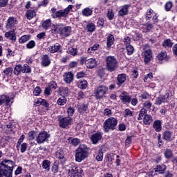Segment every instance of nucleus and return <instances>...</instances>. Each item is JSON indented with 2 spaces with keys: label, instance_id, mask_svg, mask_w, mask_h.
Here are the masks:
<instances>
[{
  "label": "nucleus",
  "instance_id": "30",
  "mask_svg": "<svg viewBox=\"0 0 177 177\" xmlns=\"http://www.w3.org/2000/svg\"><path fill=\"white\" fill-rule=\"evenodd\" d=\"M55 157L59 160H63V158H64V151L61 149L57 151L55 153Z\"/></svg>",
  "mask_w": 177,
  "mask_h": 177
},
{
  "label": "nucleus",
  "instance_id": "23",
  "mask_svg": "<svg viewBox=\"0 0 177 177\" xmlns=\"http://www.w3.org/2000/svg\"><path fill=\"white\" fill-rule=\"evenodd\" d=\"M163 139L164 140H167V142H169V140H171L172 139V133L170 131H166L163 133Z\"/></svg>",
  "mask_w": 177,
  "mask_h": 177
},
{
  "label": "nucleus",
  "instance_id": "55",
  "mask_svg": "<svg viewBox=\"0 0 177 177\" xmlns=\"http://www.w3.org/2000/svg\"><path fill=\"white\" fill-rule=\"evenodd\" d=\"M80 142H81V140L78 138H73L71 140V143L73 146H77V145H80Z\"/></svg>",
  "mask_w": 177,
  "mask_h": 177
},
{
  "label": "nucleus",
  "instance_id": "52",
  "mask_svg": "<svg viewBox=\"0 0 177 177\" xmlns=\"http://www.w3.org/2000/svg\"><path fill=\"white\" fill-rule=\"evenodd\" d=\"M167 57V53H160L158 55V60H164Z\"/></svg>",
  "mask_w": 177,
  "mask_h": 177
},
{
  "label": "nucleus",
  "instance_id": "42",
  "mask_svg": "<svg viewBox=\"0 0 177 177\" xmlns=\"http://www.w3.org/2000/svg\"><path fill=\"white\" fill-rule=\"evenodd\" d=\"M28 39H30V36L24 35L20 38L19 42H20V44H24L25 42H27V41H28Z\"/></svg>",
  "mask_w": 177,
  "mask_h": 177
},
{
  "label": "nucleus",
  "instance_id": "32",
  "mask_svg": "<svg viewBox=\"0 0 177 177\" xmlns=\"http://www.w3.org/2000/svg\"><path fill=\"white\" fill-rule=\"evenodd\" d=\"M50 26H52L50 19H47L42 24V27L44 28V30H48Z\"/></svg>",
  "mask_w": 177,
  "mask_h": 177
},
{
  "label": "nucleus",
  "instance_id": "3",
  "mask_svg": "<svg viewBox=\"0 0 177 177\" xmlns=\"http://www.w3.org/2000/svg\"><path fill=\"white\" fill-rule=\"evenodd\" d=\"M106 69L111 73L115 71L117 68V59L114 56H109L106 58Z\"/></svg>",
  "mask_w": 177,
  "mask_h": 177
},
{
  "label": "nucleus",
  "instance_id": "7",
  "mask_svg": "<svg viewBox=\"0 0 177 177\" xmlns=\"http://www.w3.org/2000/svg\"><path fill=\"white\" fill-rule=\"evenodd\" d=\"M107 92V88L104 86H100L96 90L95 97L97 99H100V97H103L106 93Z\"/></svg>",
  "mask_w": 177,
  "mask_h": 177
},
{
  "label": "nucleus",
  "instance_id": "41",
  "mask_svg": "<svg viewBox=\"0 0 177 177\" xmlns=\"http://www.w3.org/2000/svg\"><path fill=\"white\" fill-rule=\"evenodd\" d=\"M172 45H174V43L171 41V39H167L164 41L163 42V46H167L168 48H172Z\"/></svg>",
  "mask_w": 177,
  "mask_h": 177
},
{
  "label": "nucleus",
  "instance_id": "21",
  "mask_svg": "<svg viewBox=\"0 0 177 177\" xmlns=\"http://www.w3.org/2000/svg\"><path fill=\"white\" fill-rule=\"evenodd\" d=\"M77 174H78V167H73L68 170V176L70 177H75Z\"/></svg>",
  "mask_w": 177,
  "mask_h": 177
},
{
  "label": "nucleus",
  "instance_id": "6",
  "mask_svg": "<svg viewBox=\"0 0 177 177\" xmlns=\"http://www.w3.org/2000/svg\"><path fill=\"white\" fill-rule=\"evenodd\" d=\"M50 137V135L46 131H42L39 133L38 136L36 138L37 143L41 145V143H44Z\"/></svg>",
  "mask_w": 177,
  "mask_h": 177
},
{
  "label": "nucleus",
  "instance_id": "26",
  "mask_svg": "<svg viewBox=\"0 0 177 177\" xmlns=\"http://www.w3.org/2000/svg\"><path fill=\"white\" fill-rule=\"evenodd\" d=\"M36 15L35 11L31 10H28L26 13V16L28 20H31Z\"/></svg>",
  "mask_w": 177,
  "mask_h": 177
},
{
  "label": "nucleus",
  "instance_id": "60",
  "mask_svg": "<svg viewBox=\"0 0 177 177\" xmlns=\"http://www.w3.org/2000/svg\"><path fill=\"white\" fill-rule=\"evenodd\" d=\"M125 113L126 114L124 115V117H128V115H129L130 117H132V115H133L132 113V111L129 110V109H127L125 110Z\"/></svg>",
  "mask_w": 177,
  "mask_h": 177
},
{
  "label": "nucleus",
  "instance_id": "48",
  "mask_svg": "<svg viewBox=\"0 0 177 177\" xmlns=\"http://www.w3.org/2000/svg\"><path fill=\"white\" fill-rule=\"evenodd\" d=\"M165 10H167V12H169V10L172 9V3L170 1H168L167 3H166L165 6Z\"/></svg>",
  "mask_w": 177,
  "mask_h": 177
},
{
  "label": "nucleus",
  "instance_id": "18",
  "mask_svg": "<svg viewBox=\"0 0 177 177\" xmlns=\"http://www.w3.org/2000/svg\"><path fill=\"white\" fill-rule=\"evenodd\" d=\"M5 37L11 41H16V33H15V30L6 32Z\"/></svg>",
  "mask_w": 177,
  "mask_h": 177
},
{
  "label": "nucleus",
  "instance_id": "64",
  "mask_svg": "<svg viewBox=\"0 0 177 177\" xmlns=\"http://www.w3.org/2000/svg\"><path fill=\"white\" fill-rule=\"evenodd\" d=\"M111 114V110L109 109H106L104 111V115H108L109 116Z\"/></svg>",
  "mask_w": 177,
  "mask_h": 177
},
{
  "label": "nucleus",
  "instance_id": "63",
  "mask_svg": "<svg viewBox=\"0 0 177 177\" xmlns=\"http://www.w3.org/2000/svg\"><path fill=\"white\" fill-rule=\"evenodd\" d=\"M67 113L68 115H73L74 114V108L70 107L68 109Z\"/></svg>",
  "mask_w": 177,
  "mask_h": 177
},
{
  "label": "nucleus",
  "instance_id": "50",
  "mask_svg": "<svg viewBox=\"0 0 177 177\" xmlns=\"http://www.w3.org/2000/svg\"><path fill=\"white\" fill-rule=\"evenodd\" d=\"M48 88L50 89H56L57 88V84H56V82H51L48 84Z\"/></svg>",
  "mask_w": 177,
  "mask_h": 177
},
{
  "label": "nucleus",
  "instance_id": "49",
  "mask_svg": "<svg viewBox=\"0 0 177 177\" xmlns=\"http://www.w3.org/2000/svg\"><path fill=\"white\" fill-rule=\"evenodd\" d=\"M4 74L6 75H12L13 73V69L12 68H7L6 70L3 71Z\"/></svg>",
  "mask_w": 177,
  "mask_h": 177
},
{
  "label": "nucleus",
  "instance_id": "9",
  "mask_svg": "<svg viewBox=\"0 0 177 177\" xmlns=\"http://www.w3.org/2000/svg\"><path fill=\"white\" fill-rule=\"evenodd\" d=\"M142 55L145 57L144 62H145V63H146V64H147V63H149V62H150L153 57V54L151 53V50H150V49L145 50L142 53Z\"/></svg>",
  "mask_w": 177,
  "mask_h": 177
},
{
  "label": "nucleus",
  "instance_id": "15",
  "mask_svg": "<svg viewBox=\"0 0 177 177\" xmlns=\"http://www.w3.org/2000/svg\"><path fill=\"white\" fill-rule=\"evenodd\" d=\"M3 103H6V106H9V103H10V98L8 96L2 95L0 97V106H2Z\"/></svg>",
  "mask_w": 177,
  "mask_h": 177
},
{
  "label": "nucleus",
  "instance_id": "2",
  "mask_svg": "<svg viewBox=\"0 0 177 177\" xmlns=\"http://www.w3.org/2000/svg\"><path fill=\"white\" fill-rule=\"evenodd\" d=\"M88 156H89L88 147L85 145H80L75 151V160L81 162L85 158H88Z\"/></svg>",
  "mask_w": 177,
  "mask_h": 177
},
{
  "label": "nucleus",
  "instance_id": "46",
  "mask_svg": "<svg viewBox=\"0 0 177 177\" xmlns=\"http://www.w3.org/2000/svg\"><path fill=\"white\" fill-rule=\"evenodd\" d=\"M35 131H30L28 133V140H34L35 139Z\"/></svg>",
  "mask_w": 177,
  "mask_h": 177
},
{
  "label": "nucleus",
  "instance_id": "4",
  "mask_svg": "<svg viewBox=\"0 0 177 177\" xmlns=\"http://www.w3.org/2000/svg\"><path fill=\"white\" fill-rule=\"evenodd\" d=\"M118 122V121L115 118H108L104 123V129H105V132H109V129H115Z\"/></svg>",
  "mask_w": 177,
  "mask_h": 177
},
{
  "label": "nucleus",
  "instance_id": "27",
  "mask_svg": "<svg viewBox=\"0 0 177 177\" xmlns=\"http://www.w3.org/2000/svg\"><path fill=\"white\" fill-rule=\"evenodd\" d=\"M165 169H167V166L165 165H158L155 170V172H159V174H164Z\"/></svg>",
  "mask_w": 177,
  "mask_h": 177
},
{
  "label": "nucleus",
  "instance_id": "8",
  "mask_svg": "<svg viewBox=\"0 0 177 177\" xmlns=\"http://www.w3.org/2000/svg\"><path fill=\"white\" fill-rule=\"evenodd\" d=\"M73 9V5H69L64 10H59L55 12L56 17H64Z\"/></svg>",
  "mask_w": 177,
  "mask_h": 177
},
{
  "label": "nucleus",
  "instance_id": "59",
  "mask_svg": "<svg viewBox=\"0 0 177 177\" xmlns=\"http://www.w3.org/2000/svg\"><path fill=\"white\" fill-rule=\"evenodd\" d=\"M107 17L109 20H113V17H114V13H113V10H111V11H108Z\"/></svg>",
  "mask_w": 177,
  "mask_h": 177
},
{
  "label": "nucleus",
  "instance_id": "29",
  "mask_svg": "<svg viewBox=\"0 0 177 177\" xmlns=\"http://www.w3.org/2000/svg\"><path fill=\"white\" fill-rule=\"evenodd\" d=\"M164 154H165V158H167V160L172 158V156H174V153H172V150L169 149H167L165 151Z\"/></svg>",
  "mask_w": 177,
  "mask_h": 177
},
{
  "label": "nucleus",
  "instance_id": "61",
  "mask_svg": "<svg viewBox=\"0 0 177 177\" xmlns=\"http://www.w3.org/2000/svg\"><path fill=\"white\" fill-rule=\"evenodd\" d=\"M124 42L125 45H127V46L130 45L131 38H129V37H124Z\"/></svg>",
  "mask_w": 177,
  "mask_h": 177
},
{
  "label": "nucleus",
  "instance_id": "11",
  "mask_svg": "<svg viewBox=\"0 0 177 177\" xmlns=\"http://www.w3.org/2000/svg\"><path fill=\"white\" fill-rule=\"evenodd\" d=\"M86 67H87V68H93L96 67V59L93 58L87 59L86 61Z\"/></svg>",
  "mask_w": 177,
  "mask_h": 177
},
{
  "label": "nucleus",
  "instance_id": "37",
  "mask_svg": "<svg viewBox=\"0 0 177 177\" xmlns=\"http://www.w3.org/2000/svg\"><path fill=\"white\" fill-rule=\"evenodd\" d=\"M113 44H114V36L113 35H110L107 39L108 48H110L111 46V45H113Z\"/></svg>",
  "mask_w": 177,
  "mask_h": 177
},
{
  "label": "nucleus",
  "instance_id": "25",
  "mask_svg": "<svg viewBox=\"0 0 177 177\" xmlns=\"http://www.w3.org/2000/svg\"><path fill=\"white\" fill-rule=\"evenodd\" d=\"M142 28L144 31V32H149V31H150V30H151V28H153V24H145L144 25H142Z\"/></svg>",
  "mask_w": 177,
  "mask_h": 177
},
{
  "label": "nucleus",
  "instance_id": "58",
  "mask_svg": "<svg viewBox=\"0 0 177 177\" xmlns=\"http://www.w3.org/2000/svg\"><path fill=\"white\" fill-rule=\"evenodd\" d=\"M8 5V0H0V8H5Z\"/></svg>",
  "mask_w": 177,
  "mask_h": 177
},
{
  "label": "nucleus",
  "instance_id": "43",
  "mask_svg": "<svg viewBox=\"0 0 177 177\" xmlns=\"http://www.w3.org/2000/svg\"><path fill=\"white\" fill-rule=\"evenodd\" d=\"M68 53H70L72 56H75V55H77V48L69 47Z\"/></svg>",
  "mask_w": 177,
  "mask_h": 177
},
{
  "label": "nucleus",
  "instance_id": "12",
  "mask_svg": "<svg viewBox=\"0 0 177 177\" xmlns=\"http://www.w3.org/2000/svg\"><path fill=\"white\" fill-rule=\"evenodd\" d=\"M120 99L123 103H131V97L127 93H123L120 95Z\"/></svg>",
  "mask_w": 177,
  "mask_h": 177
},
{
  "label": "nucleus",
  "instance_id": "35",
  "mask_svg": "<svg viewBox=\"0 0 177 177\" xmlns=\"http://www.w3.org/2000/svg\"><path fill=\"white\" fill-rule=\"evenodd\" d=\"M42 167L44 169H46L47 171H49L50 167V161L46 160L43 162Z\"/></svg>",
  "mask_w": 177,
  "mask_h": 177
},
{
  "label": "nucleus",
  "instance_id": "44",
  "mask_svg": "<svg viewBox=\"0 0 177 177\" xmlns=\"http://www.w3.org/2000/svg\"><path fill=\"white\" fill-rule=\"evenodd\" d=\"M128 55H132L133 53V46L129 44L126 46Z\"/></svg>",
  "mask_w": 177,
  "mask_h": 177
},
{
  "label": "nucleus",
  "instance_id": "38",
  "mask_svg": "<svg viewBox=\"0 0 177 177\" xmlns=\"http://www.w3.org/2000/svg\"><path fill=\"white\" fill-rule=\"evenodd\" d=\"M57 103L59 106H64L67 103V100L65 99V97H62L58 99Z\"/></svg>",
  "mask_w": 177,
  "mask_h": 177
},
{
  "label": "nucleus",
  "instance_id": "14",
  "mask_svg": "<svg viewBox=\"0 0 177 177\" xmlns=\"http://www.w3.org/2000/svg\"><path fill=\"white\" fill-rule=\"evenodd\" d=\"M60 48H62V46H60L59 44H55L50 47H48V52L50 53H56L58 50H60Z\"/></svg>",
  "mask_w": 177,
  "mask_h": 177
},
{
  "label": "nucleus",
  "instance_id": "39",
  "mask_svg": "<svg viewBox=\"0 0 177 177\" xmlns=\"http://www.w3.org/2000/svg\"><path fill=\"white\" fill-rule=\"evenodd\" d=\"M84 16H91L92 15V10L89 8H84L82 10Z\"/></svg>",
  "mask_w": 177,
  "mask_h": 177
},
{
  "label": "nucleus",
  "instance_id": "47",
  "mask_svg": "<svg viewBox=\"0 0 177 177\" xmlns=\"http://www.w3.org/2000/svg\"><path fill=\"white\" fill-rule=\"evenodd\" d=\"M86 28L89 32H93V31H95V25L89 24L87 25Z\"/></svg>",
  "mask_w": 177,
  "mask_h": 177
},
{
  "label": "nucleus",
  "instance_id": "16",
  "mask_svg": "<svg viewBox=\"0 0 177 177\" xmlns=\"http://www.w3.org/2000/svg\"><path fill=\"white\" fill-rule=\"evenodd\" d=\"M117 81L118 86H121V85H122V84H124V82L127 81V76L125 75V74L118 75L117 77Z\"/></svg>",
  "mask_w": 177,
  "mask_h": 177
},
{
  "label": "nucleus",
  "instance_id": "62",
  "mask_svg": "<svg viewBox=\"0 0 177 177\" xmlns=\"http://www.w3.org/2000/svg\"><path fill=\"white\" fill-rule=\"evenodd\" d=\"M40 104H41V106H44V107H49V104H48V102L45 100H41L40 101Z\"/></svg>",
  "mask_w": 177,
  "mask_h": 177
},
{
  "label": "nucleus",
  "instance_id": "17",
  "mask_svg": "<svg viewBox=\"0 0 177 177\" xmlns=\"http://www.w3.org/2000/svg\"><path fill=\"white\" fill-rule=\"evenodd\" d=\"M41 59V65L44 66V67H48V66L50 64V59H49L48 55H43Z\"/></svg>",
  "mask_w": 177,
  "mask_h": 177
},
{
  "label": "nucleus",
  "instance_id": "34",
  "mask_svg": "<svg viewBox=\"0 0 177 177\" xmlns=\"http://www.w3.org/2000/svg\"><path fill=\"white\" fill-rule=\"evenodd\" d=\"M22 70L23 66H21V65H17L14 70V74H15V75H19V74L22 73Z\"/></svg>",
  "mask_w": 177,
  "mask_h": 177
},
{
  "label": "nucleus",
  "instance_id": "22",
  "mask_svg": "<svg viewBox=\"0 0 177 177\" xmlns=\"http://www.w3.org/2000/svg\"><path fill=\"white\" fill-rule=\"evenodd\" d=\"M73 80H74V75H73L71 72L66 73L64 81H66L67 84H70V82H73Z\"/></svg>",
  "mask_w": 177,
  "mask_h": 177
},
{
  "label": "nucleus",
  "instance_id": "28",
  "mask_svg": "<svg viewBox=\"0 0 177 177\" xmlns=\"http://www.w3.org/2000/svg\"><path fill=\"white\" fill-rule=\"evenodd\" d=\"M153 128L156 132L161 131V121L156 120L153 122Z\"/></svg>",
  "mask_w": 177,
  "mask_h": 177
},
{
  "label": "nucleus",
  "instance_id": "56",
  "mask_svg": "<svg viewBox=\"0 0 177 177\" xmlns=\"http://www.w3.org/2000/svg\"><path fill=\"white\" fill-rule=\"evenodd\" d=\"M97 161H102L103 160V152L100 151L96 156Z\"/></svg>",
  "mask_w": 177,
  "mask_h": 177
},
{
  "label": "nucleus",
  "instance_id": "54",
  "mask_svg": "<svg viewBox=\"0 0 177 177\" xmlns=\"http://www.w3.org/2000/svg\"><path fill=\"white\" fill-rule=\"evenodd\" d=\"M34 46H35V41L32 40L29 41V43H28L26 45V48H28V49H32Z\"/></svg>",
  "mask_w": 177,
  "mask_h": 177
},
{
  "label": "nucleus",
  "instance_id": "10",
  "mask_svg": "<svg viewBox=\"0 0 177 177\" xmlns=\"http://www.w3.org/2000/svg\"><path fill=\"white\" fill-rule=\"evenodd\" d=\"M102 139V133H95L93 134L91 137V140L93 143V145H96L99 140Z\"/></svg>",
  "mask_w": 177,
  "mask_h": 177
},
{
  "label": "nucleus",
  "instance_id": "33",
  "mask_svg": "<svg viewBox=\"0 0 177 177\" xmlns=\"http://www.w3.org/2000/svg\"><path fill=\"white\" fill-rule=\"evenodd\" d=\"M61 96L66 97L68 95V88L62 87L60 88Z\"/></svg>",
  "mask_w": 177,
  "mask_h": 177
},
{
  "label": "nucleus",
  "instance_id": "20",
  "mask_svg": "<svg viewBox=\"0 0 177 177\" xmlns=\"http://www.w3.org/2000/svg\"><path fill=\"white\" fill-rule=\"evenodd\" d=\"M16 23V18L10 17L8 18L6 24V28H12Z\"/></svg>",
  "mask_w": 177,
  "mask_h": 177
},
{
  "label": "nucleus",
  "instance_id": "5",
  "mask_svg": "<svg viewBox=\"0 0 177 177\" xmlns=\"http://www.w3.org/2000/svg\"><path fill=\"white\" fill-rule=\"evenodd\" d=\"M58 121L60 128H68L74 122V120L70 116L59 118Z\"/></svg>",
  "mask_w": 177,
  "mask_h": 177
},
{
  "label": "nucleus",
  "instance_id": "40",
  "mask_svg": "<svg viewBox=\"0 0 177 177\" xmlns=\"http://www.w3.org/2000/svg\"><path fill=\"white\" fill-rule=\"evenodd\" d=\"M146 113H147V111L145 109H142L140 110L139 116L138 118V121H140V120H142V118L146 115Z\"/></svg>",
  "mask_w": 177,
  "mask_h": 177
},
{
  "label": "nucleus",
  "instance_id": "1",
  "mask_svg": "<svg viewBox=\"0 0 177 177\" xmlns=\"http://www.w3.org/2000/svg\"><path fill=\"white\" fill-rule=\"evenodd\" d=\"M15 162L10 160H4L0 163V177H12Z\"/></svg>",
  "mask_w": 177,
  "mask_h": 177
},
{
  "label": "nucleus",
  "instance_id": "57",
  "mask_svg": "<svg viewBox=\"0 0 177 177\" xmlns=\"http://www.w3.org/2000/svg\"><path fill=\"white\" fill-rule=\"evenodd\" d=\"M52 172H53V174H57V172H59V166H57V165H54L52 167Z\"/></svg>",
  "mask_w": 177,
  "mask_h": 177
},
{
  "label": "nucleus",
  "instance_id": "51",
  "mask_svg": "<svg viewBox=\"0 0 177 177\" xmlns=\"http://www.w3.org/2000/svg\"><path fill=\"white\" fill-rule=\"evenodd\" d=\"M31 71V68L30 66H24L22 67V73H30Z\"/></svg>",
  "mask_w": 177,
  "mask_h": 177
},
{
  "label": "nucleus",
  "instance_id": "13",
  "mask_svg": "<svg viewBox=\"0 0 177 177\" xmlns=\"http://www.w3.org/2000/svg\"><path fill=\"white\" fill-rule=\"evenodd\" d=\"M71 32V28L70 26H66L64 28H62L60 34L63 35V37H68Z\"/></svg>",
  "mask_w": 177,
  "mask_h": 177
},
{
  "label": "nucleus",
  "instance_id": "24",
  "mask_svg": "<svg viewBox=\"0 0 177 177\" xmlns=\"http://www.w3.org/2000/svg\"><path fill=\"white\" fill-rule=\"evenodd\" d=\"M143 122L145 125H149V124H151V122H153L151 116L150 115H145L143 118Z\"/></svg>",
  "mask_w": 177,
  "mask_h": 177
},
{
  "label": "nucleus",
  "instance_id": "45",
  "mask_svg": "<svg viewBox=\"0 0 177 177\" xmlns=\"http://www.w3.org/2000/svg\"><path fill=\"white\" fill-rule=\"evenodd\" d=\"M98 48H99V44H95L93 46L88 49V53H92V51L95 52V50H97Z\"/></svg>",
  "mask_w": 177,
  "mask_h": 177
},
{
  "label": "nucleus",
  "instance_id": "36",
  "mask_svg": "<svg viewBox=\"0 0 177 177\" xmlns=\"http://www.w3.org/2000/svg\"><path fill=\"white\" fill-rule=\"evenodd\" d=\"M17 147L18 149H19V147H20L21 152L24 153L26 151V150H27V143L24 142L21 145H20V144H17Z\"/></svg>",
  "mask_w": 177,
  "mask_h": 177
},
{
  "label": "nucleus",
  "instance_id": "53",
  "mask_svg": "<svg viewBox=\"0 0 177 177\" xmlns=\"http://www.w3.org/2000/svg\"><path fill=\"white\" fill-rule=\"evenodd\" d=\"M40 93H41V88H39V86H37L33 91V95L35 96H39Z\"/></svg>",
  "mask_w": 177,
  "mask_h": 177
},
{
  "label": "nucleus",
  "instance_id": "31",
  "mask_svg": "<svg viewBox=\"0 0 177 177\" xmlns=\"http://www.w3.org/2000/svg\"><path fill=\"white\" fill-rule=\"evenodd\" d=\"M78 86L80 89H86L88 88V82L86 80H82L78 83Z\"/></svg>",
  "mask_w": 177,
  "mask_h": 177
},
{
  "label": "nucleus",
  "instance_id": "19",
  "mask_svg": "<svg viewBox=\"0 0 177 177\" xmlns=\"http://www.w3.org/2000/svg\"><path fill=\"white\" fill-rule=\"evenodd\" d=\"M131 5H124L121 10L119 11V16H127L128 15V9H129V7Z\"/></svg>",
  "mask_w": 177,
  "mask_h": 177
}]
</instances>
